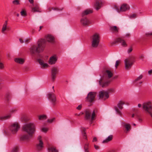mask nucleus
<instances>
[{
  "label": "nucleus",
  "instance_id": "f257e3e1",
  "mask_svg": "<svg viewBox=\"0 0 152 152\" xmlns=\"http://www.w3.org/2000/svg\"><path fill=\"white\" fill-rule=\"evenodd\" d=\"M46 41L44 39L39 40L37 43L31 46L29 49L32 54H35L42 52L45 47Z\"/></svg>",
  "mask_w": 152,
  "mask_h": 152
},
{
  "label": "nucleus",
  "instance_id": "f03ea898",
  "mask_svg": "<svg viewBox=\"0 0 152 152\" xmlns=\"http://www.w3.org/2000/svg\"><path fill=\"white\" fill-rule=\"evenodd\" d=\"M100 40V35L98 33H94L91 37V45L92 48H96L99 46Z\"/></svg>",
  "mask_w": 152,
  "mask_h": 152
},
{
  "label": "nucleus",
  "instance_id": "7ed1b4c3",
  "mask_svg": "<svg viewBox=\"0 0 152 152\" xmlns=\"http://www.w3.org/2000/svg\"><path fill=\"white\" fill-rule=\"evenodd\" d=\"M23 129L24 131L32 137L35 131V125L32 123H28L25 124L23 126Z\"/></svg>",
  "mask_w": 152,
  "mask_h": 152
},
{
  "label": "nucleus",
  "instance_id": "20e7f679",
  "mask_svg": "<svg viewBox=\"0 0 152 152\" xmlns=\"http://www.w3.org/2000/svg\"><path fill=\"white\" fill-rule=\"evenodd\" d=\"M20 128V126L19 124L16 122L12 123L9 127V129L13 134L17 133Z\"/></svg>",
  "mask_w": 152,
  "mask_h": 152
},
{
  "label": "nucleus",
  "instance_id": "39448f33",
  "mask_svg": "<svg viewBox=\"0 0 152 152\" xmlns=\"http://www.w3.org/2000/svg\"><path fill=\"white\" fill-rule=\"evenodd\" d=\"M110 82L111 80L110 79H105L104 77H101L99 82L100 86L103 88H104L107 86Z\"/></svg>",
  "mask_w": 152,
  "mask_h": 152
},
{
  "label": "nucleus",
  "instance_id": "423d86ee",
  "mask_svg": "<svg viewBox=\"0 0 152 152\" xmlns=\"http://www.w3.org/2000/svg\"><path fill=\"white\" fill-rule=\"evenodd\" d=\"M85 118L86 119L93 120L95 116V113L94 110H86L85 112Z\"/></svg>",
  "mask_w": 152,
  "mask_h": 152
},
{
  "label": "nucleus",
  "instance_id": "0eeeda50",
  "mask_svg": "<svg viewBox=\"0 0 152 152\" xmlns=\"http://www.w3.org/2000/svg\"><path fill=\"white\" fill-rule=\"evenodd\" d=\"M134 62L132 58H129L124 60L125 69L128 70L130 69L132 65Z\"/></svg>",
  "mask_w": 152,
  "mask_h": 152
},
{
  "label": "nucleus",
  "instance_id": "6e6552de",
  "mask_svg": "<svg viewBox=\"0 0 152 152\" xmlns=\"http://www.w3.org/2000/svg\"><path fill=\"white\" fill-rule=\"evenodd\" d=\"M80 23L83 26H88L89 25L92 23L91 20L86 17H83L81 18Z\"/></svg>",
  "mask_w": 152,
  "mask_h": 152
},
{
  "label": "nucleus",
  "instance_id": "1a4fd4ad",
  "mask_svg": "<svg viewBox=\"0 0 152 152\" xmlns=\"http://www.w3.org/2000/svg\"><path fill=\"white\" fill-rule=\"evenodd\" d=\"M98 96L100 99L103 100H105L109 97V95L108 92L104 91H100L99 92Z\"/></svg>",
  "mask_w": 152,
  "mask_h": 152
},
{
  "label": "nucleus",
  "instance_id": "9d476101",
  "mask_svg": "<svg viewBox=\"0 0 152 152\" xmlns=\"http://www.w3.org/2000/svg\"><path fill=\"white\" fill-rule=\"evenodd\" d=\"M96 94L94 92H90L88 94L86 101L89 102H92L94 100Z\"/></svg>",
  "mask_w": 152,
  "mask_h": 152
},
{
  "label": "nucleus",
  "instance_id": "9b49d317",
  "mask_svg": "<svg viewBox=\"0 0 152 152\" xmlns=\"http://www.w3.org/2000/svg\"><path fill=\"white\" fill-rule=\"evenodd\" d=\"M58 72V68L55 66L52 67L51 69V79L53 81H54L56 77V75L57 74Z\"/></svg>",
  "mask_w": 152,
  "mask_h": 152
},
{
  "label": "nucleus",
  "instance_id": "f8f14e48",
  "mask_svg": "<svg viewBox=\"0 0 152 152\" xmlns=\"http://www.w3.org/2000/svg\"><path fill=\"white\" fill-rule=\"evenodd\" d=\"M142 106L143 109L148 112L152 110V103L150 102L144 103Z\"/></svg>",
  "mask_w": 152,
  "mask_h": 152
},
{
  "label": "nucleus",
  "instance_id": "ddd939ff",
  "mask_svg": "<svg viewBox=\"0 0 152 152\" xmlns=\"http://www.w3.org/2000/svg\"><path fill=\"white\" fill-rule=\"evenodd\" d=\"M37 139L38 142L37 145V148L38 150H41L43 149L44 147L43 143L41 137L38 136Z\"/></svg>",
  "mask_w": 152,
  "mask_h": 152
},
{
  "label": "nucleus",
  "instance_id": "4468645a",
  "mask_svg": "<svg viewBox=\"0 0 152 152\" xmlns=\"http://www.w3.org/2000/svg\"><path fill=\"white\" fill-rule=\"evenodd\" d=\"M37 61L42 68H47L49 66L48 64L47 63L45 62L43 58L42 57L38 58L37 59Z\"/></svg>",
  "mask_w": 152,
  "mask_h": 152
},
{
  "label": "nucleus",
  "instance_id": "2eb2a0df",
  "mask_svg": "<svg viewBox=\"0 0 152 152\" xmlns=\"http://www.w3.org/2000/svg\"><path fill=\"white\" fill-rule=\"evenodd\" d=\"M58 58L56 55H54L50 57L48 61V63L50 65L55 64L57 62Z\"/></svg>",
  "mask_w": 152,
  "mask_h": 152
},
{
  "label": "nucleus",
  "instance_id": "dca6fc26",
  "mask_svg": "<svg viewBox=\"0 0 152 152\" xmlns=\"http://www.w3.org/2000/svg\"><path fill=\"white\" fill-rule=\"evenodd\" d=\"M115 10L116 11L119 12L120 11L121 12L125 11L129 9V6L127 4H122L121 7L120 8V10H119V8L116 6L115 7Z\"/></svg>",
  "mask_w": 152,
  "mask_h": 152
},
{
  "label": "nucleus",
  "instance_id": "f3484780",
  "mask_svg": "<svg viewBox=\"0 0 152 152\" xmlns=\"http://www.w3.org/2000/svg\"><path fill=\"white\" fill-rule=\"evenodd\" d=\"M112 72L110 70H107L104 73L103 76L102 77H104L105 79H110L113 76Z\"/></svg>",
  "mask_w": 152,
  "mask_h": 152
},
{
  "label": "nucleus",
  "instance_id": "a211bd4d",
  "mask_svg": "<svg viewBox=\"0 0 152 152\" xmlns=\"http://www.w3.org/2000/svg\"><path fill=\"white\" fill-rule=\"evenodd\" d=\"M47 98L50 100L52 104L54 105L56 101V99L54 95L50 93H49L47 96Z\"/></svg>",
  "mask_w": 152,
  "mask_h": 152
},
{
  "label": "nucleus",
  "instance_id": "6ab92c4d",
  "mask_svg": "<svg viewBox=\"0 0 152 152\" xmlns=\"http://www.w3.org/2000/svg\"><path fill=\"white\" fill-rule=\"evenodd\" d=\"M102 6V1L100 0H96L94 4V7L96 10L99 9Z\"/></svg>",
  "mask_w": 152,
  "mask_h": 152
},
{
  "label": "nucleus",
  "instance_id": "aec40b11",
  "mask_svg": "<svg viewBox=\"0 0 152 152\" xmlns=\"http://www.w3.org/2000/svg\"><path fill=\"white\" fill-rule=\"evenodd\" d=\"M45 38L46 40L49 42L52 43L54 42V38L52 35L48 34L46 36Z\"/></svg>",
  "mask_w": 152,
  "mask_h": 152
},
{
  "label": "nucleus",
  "instance_id": "412c9836",
  "mask_svg": "<svg viewBox=\"0 0 152 152\" xmlns=\"http://www.w3.org/2000/svg\"><path fill=\"white\" fill-rule=\"evenodd\" d=\"M32 136L28 134V135L24 134L21 136L20 139L21 140L28 141L32 138Z\"/></svg>",
  "mask_w": 152,
  "mask_h": 152
},
{
  "label": "nucleus",
  "instance_id": "4be33fe9",
  "mask_svg": "<svg viewBox=\"0 0 152 152\" xmlns=\"http://www.w3.org/2000/svg\"><path fill=\"white\" fill-rule=\"evenodd\" d=\"M15 61L17 63L23 64L25 61V59L24 58L20 57H18L15 58Z\"/></svg>",
  "mask_w": 152,
  "mask_h": 152
},
{
  "label": "nucleus",
  "instance_id": "5701e85b",
  "mask_svg": "<svg viewBox=\"0 0 152 152\" xmlns=\"http://www.w3.org/2000/svg\"><path fill=\"white\" fill-rule=\"evenodd\" d=\"M115 42L121 43L123 46L126 47L127 46V44L125 42L124 40L120 38L117 39L115 40Z\"/></svg>",
  "mask_w": 152,
  "mask_h": 152
},
{
  "label": "nucleus",
  "instance_id": "b1692460",
  "mask_svg": "<svg viewBox=\"0 0 152 152\" xmlns=\"http://www.w3.org/2000/svg\"><path fill=\"white\" fill-rule=\"evenodd\" d=\"M11 114H7L3 116H0V120H3L4 119H7L10 118L11 117Z\"/></svg>",
  "mask_w": 152,
  "mask_h": 152
},
{
  "label": "nucleus",
  "instance_id": "393cba45",
  "mask_svg": "<svg viewBox=\"0 0 152 152\" xmlns=\"http://www.w3.org/2000/svg\"><path fill=\"white\" fill-rule=\"evenodd\" d=\"M124 104V102L123 100H121L119 101L117 104L118 107L120 109L123 108V106Z\"/></svg>",
  "mask_w": 152,
  "mask_h": 152
},
{
  "label": "nucleus",
  "instance_id": "a878e982",
  "mask_svg": "<svg viewBox=\"0 0 152 152\" xmlns=\"http://www.w3.org/2000/svg\"><path fill=\"white\" fill-rule=\"evenodd\" d=\"M113 139V136L112 135H109L108 137H107L102 142L103 143H107L108 142L110 141L111 140H112Z\"/></svg>",
  "mask_w": 152,
  "mask_h": 152
},
{
  "label": "nucleus",
  "instance_id": "bb28decb",
  "mask_svg": "<svg viewBox=\"0 0 152 152\" xmlns=\"http://www.w3.org/2000/svg\"><path fill=\"white\" fill-rule=\"evenodd\" d=\"M7 21L6 20L5 21L4 24L3 25V27L1 29V31L2 33H4L7 30Z\"/></svg>",
  "mask_w": 152,
  "mask_h": 152
},
{
  "label": "nucleus",
  "instance_id": "cd10ccee",
  "mask_svg": "<svg viewBox=\"0 0 152 152\" xmlns=\"http://www.w3.org/2000/svg\"><path fill=\"white\" fill-rule=\"evenodd\" d=\"M93 10H92L88 9L84 10L82 13L83 15H87L92 13Z\"/></svg>",
  "mask_w": 152,
  "mask_h": 152
},
{
  "label": "nucleus",
  "instance_id": "c85d7f7f",
  "mask_svg": "<svg viewBox=\"0 0 152 152\" xmlns=\"http://www.w3.org/2000/svg\"><path fill=\"white\" fill-rule=\"evenodd\" d=\"M48 150L49 152H58V150L54 147H50Z\"/></svg>",
  "mask_w": 152,
  "mask_h": 152
},
{
  "label": "nucleus",
  "instance_id": "c756f323",
  "mask_svg": "<svg viewBox=\"0 0 152 152\" xmlns=\"http://www.w3.org/2000/svg\"><path fill=\"white\" fill-rule=\"evenodd\" d=\"M38 118L39 120H43L46 119L47 117L45 115H39L38 116Z\"/></svg>",
  "mask_w": 152,
  "mask_h": 152
},
{
  "label": "nucleus",
  "instance_id": "7c9ffc66",
  "mask_svg": "<svg viewBox=\"0 0 152 152\" xmlns=\"http://www.w3.org/2000/svg\"><path fill=\"white\" fill-rule=\"evenodd\" d=\"M32 11L33 12H40V11L39 10V7L38 6H36L35 7L33 8Z\"/></svg>",
  "mask_w": 152,
  "mask_h": 152
},
{
  "label": "nucleus",
  "instance_id": "2f4dec72",
  "mask_svg": "<svg viewBox=\"0 0 152 152\" xmlns=\"http://www.w3.org/2000/svg\"><path fill=\"white\" fill-rule=\"evenodd\" d=\"M110 29L112 31L115 32H117L118 31V28L115 26H112L110 27Z\"/></svg>",
  "mask_w": 152,
  "mask_h": 152
},
{
  "label": "nucleus",
  "instance_id": "473e14b6",
  "mask_svg": "<svg viewBox=\"0 0 152 152\" xmlns=\"http://www.w3.org/2000/svg\"><path fill=\"white\" fill-rule=\"evenodd\" d=\"M88 142H86L84 144V148L85 150V152H88Z\"/></svg>",
  "mask_w": 152,
  "mask_h": 152
},
{
  "label": "nucleus",
  "instance_id": "72a5a7b5",
  "mask_svg": "<svg viewBox=\"0 0 152 152\" xmlns=\"http://www.w3.org/2000/svg\"><path fill=\"white\" fill-rule=\"evenodd\" d=\"M124 126L126 129L127 131H129L130 129V127L129 124H125Z\"/></svg>",
  "mask_w": 152,
  "mask_h": 152
},
{
  "label": "nucleus",
  "instance_id": "f704fd0d",
  "mask_svg": "<svg viewBox=\"0 0 152 152\" xmlns=\"http://www.w3.org/2000/svg\"><path fill=\"white\" fill-rule=\"evenodd\" d=\"M20 13L21 15L23 17L25 16L26 15V12L24 10H22Z\"/></svg>",
  "mask_w": 152,
  "mask_h": 152
},
{
  "label": "nucleus",
  "instance_id": "c9c22d12",
  "mask_svg": "<svg viewBox=\"0 0 152 152\" xmlns=\"http://www.w3.org/2000/svg\"><path fill=\"white\" fill-rule=\"evenodd\" d=\"M16 111V110L15 108H12L9 111V114H11V115H12L15 113Z\"/></svg>",
  "mask_w": 152,
  "mask_h": 152
},
{
  "label": "nucleus",
  "instance_id": "e433bc0d",
  "mask_svg": "<svg viewBox=\"0 0 152 152\" xmlns=\"http://www.w3.org/2000/svg\"><path fill=\"white\" fill-rule=\"evenodd\" d=\"M48 128L44 127H43L41 129V131L44 132H46L48 131Z\"/></svg>",
  "mask_w": 152,
  "mask_h": 152
},
{
  "label": "nucleus",
  "instance_id": "4c0bfd02",
  "mask_svg": "<svg viewBox=\"0 0 152 152\" xmlns=\"http://www.w3.org/2000/svg\"><path fill=\"white\" fill-rule=\"evenodd\" d=\"M115 90L114 88H111L108 89L107 92L108 93V94L110 93H113L115 92Z\"/></svg>",
  "mask_w": 152,
  "mask_h": 152
},
{
  "label": "nucleus",
  "instance_id": "58836bf2",
  "mask_svg": "<svg viewBox=\"0 0 152 152\" xmlns=\"http://www.w3.org/2000/svg\"><path fill=\"white\" fill-rule=\"evenodd\" d=\"M12 3L15 5L19 4L20 1L18 0H14L12 1Z\"/></svg>",
  "mask_w": 152,
  "mask_h": 152
},
{
  "label": "nucleus",
  "instance_id": "ea45409f",
  "mask_svg": "<svg viewBox=\"0 0 152 152\" xmlns=\"http://www.w3.org/2000/svg\"><path fill=\"white\" fill-rule=\"evenodd\" d=\"M18 146L15 147L13 148L12 152H18Z\"/></svg>",
  "mask_w": 152,
  "mask_h": 152
},
{
  "label": "nucleus",
  "instance_id": "a19ab883",
  "mask_svg": "<svg viewBox=\"0 0 152 152\" xmlns=\"http://www.w3.org/2000/svg\"><path fill=\"white\" fill-rule=\"evenodd\" d=\"M142 77V75H140L135 80V82L141 80Z\"/></svg>",
  "mask_w": 152,
  "mask_h": 152
},
{
  "label": "nucleus",
  "instance_id": "79ce46f5",
  "mask_svg": "<svg viewBox=\"0 0 152 152\" xmlns=\"http://www.w3.org/2000/svg\"><path fill=\"white\" fill-rule=\"evenodd\" d=\"M115 111H116V113L117 114H118L119 115H121V111L119 110H118V109H117V108H115Z\"/></svg>",
  "mask_w": 152,
  "mask_h": 152
},
{
  "label": "nucleus",
  "instance_id": "37998d69",
  "mask_svg": "<svg viewBox=\"0 0 152 152\" xmlns=\"http://www.w3.org/2000/svg\"><path fill=\"white\" fill-rule=\"evenodd\" d=\"M55 118H52L49 119L48 121V122L49 123H51L52 122H53V121H55Z\"/></svg>",
  "mask_w": 152,
  "mask_h": 152
},
{
  "label": "nucleus",
  "instance_id": "c03bdc74",
  "mask_svg": "<svg viewBox=\"0 0 152 152\" xmlns=\"http://www.w3.org/2000/svg\"><path fill=\"white\" fill-rule=\"evenodd\" d=\"M83 131H84L83 133V136H84V138L86 139L87 138V137L86 136V133L85 132V129L84 128H83Z\"/></svg>",
  "mask_w": 152,
  "mask_h": 152
},
{
  "label": "nucleus",
  "instance_id": "a18cd8bd",
  "mask_svg": "<svg viewBox=\"0 0 152 152\" xmlns=\"http://www.w3.org/2000/svg\"><path fill=\"white\" fill-rule=\"evenodd\" d=\"M120 63V60H117L115 62V67L116 68H117L118 66V65Z\"/></svg>",
  "mask_w": 152,
  "mask_h": 152
},
{
  "label": "nucleus",
  "instance_id": "49530a36",
  "mask_svg": "<svg viewBox=\"0 0 152 152\" xmlns=\"http://www.w3.org/2000/svg\"><path fill=\"white\" fill-rule=\"evenodd\" d=\"M4 67V64L0 62V69H3Z\"/></svg>",
  "mask_w": 152,
  "mask_h": 152
},
{
  "label": "nucleus",
  "instance_id": "de8ad7c7",
  "mask_svg": "<svg viewBox=\"0 0 152 152\" xmlns=\"http://www.w3.org/2000/svg\"><path fill=\"white\" fill-rule=\"evenodd\" d=\"M132 50V48L131 47H130L129 48L128 50H127V52L128 53H129L131 52Z\"/></svg>",
  "mask_w": 152,
  "mask_h": 152
},
{
  "label": "nucleus",
  "instance_id": "09e8293b",
  "mask_svg": "<svg viewBox=\"0 0 152 152\" xmlns=\"http://www.w3.org/2000/svg\"><path fill=\"white\" fill-rule=\"evenodd\" d=\"M29 39H23V43H28L29 42Z\"/></svg>",
  "mask_w": 152,
  "mask_h": 152
},
{
  "label": "nucleus",
  "instance_id": "8fccbe9b",
  "mask_svg": "<svg viewBox=\"0 0 152 152\" xmlns=\"http://www.w3.org/2000/svg\"><path fill=\"white\" fill-rule=\"evenodd\" d=\"M82 107L81 104L79 105L78 107H77V109L78 110H80L81 109Z\"/></svg>",
  "mask_w": 152,
  "mask_h": 152
},
{
  "label": "nucleus",
  "instance_id": "3c124183",
  "mask_svg": "<svg viewBox=\"0 0 152 152\" xmlns=\"http://www.w3.org/2000/svg\"><path fill=\"white\" fill-rule=\"evenodd\" d=\"M94 147L96 150H98L99 149V147L98 145H94Z\"/></svg>",
  "mask_w": 152,
  "mask_h": 152
},
{
  "label": "nucleus",
  "instance_id": "603ef678",
  "mask_svg": "<svg viewBox=\"0 0 152 152\" xmlns=\"http://www.w3.org/2000/svg\"><path fill=\"white\" fill-rule=\"evenodd\" d=\"M130 36V34L129 33H126L125 34V37H129Z\"/></svg>",
  "mask_w": 152,
  "mask_h": 152
},
{
  "label": "nucleus",
  "instance_id": "864d4df0",
  "mask_svg": "<svg viewBox=\"0 0 152 152\" xmlns=\"http://www.w3.org/2000/svg\"><path fill=\"white\" fill-rule=\"evenodd\" d=\"M136 15L135 14H133L132 15H131L130 16V18H135L136 17Z\"/></svg>",
  "mask_w": 152,
  "mask_h": 152
},
{
  "label": "nucleus",
  "instance_id": "5fc2aeb1",
  "mask_svg": "<svg viewBox=\"0 0 152 152\" xmlns=\"http://www.w3.org/2000/svg\"><path fill=\"white\" fill-rule=\"evenodd\" d=\"M19 40L21 43L22 44L23 43V38H20Z\"/></svg>",
  "mask_w": 152,
  "mask_h": 152
},
{
  "label": "nucleus",
  "instance_id": "6e6d98bb",
  "mask_svg": "<svg viewBox=\"0 0 152 152\" xmlns=\"http://www.w3.org/2000/svg\"><path fill=\"white\" fill-rule=\"evenodd\" d=\"M96 141V137H94L93 140V142H94Z\"/></svg>",
  "mask_w": 152,
  "mask_h": 152
},
{
  "label": "nucleus",
  "instance_id": "4d7b16f0",
  "mask_svg": "<svg viewBox=\"0 0 152 152\" xmlns=\"http://www.w3.org/2000/svg\"><path fill=\"white\" fill-rule=\"evenodd\" d=\"M52 9H53V10H59V9L58 8H52Z\"/></svg>",
  "mask_w": 152,
  "mask_h": 152
},
{
  "label": "nucleus",
  "instance_id": "13d9d810",
  "mask_svg": "<svg viewBox=\"0 0 152 152\" xmlns=\"http://www.w3.org/2000/svg\"><path fill=\"white\" fill-rule=\"evenodd\" d=\"M152 73V70H150L148 72V73L149 75L151 74Z\"/></svg>",
  "mask_w": 152,
  "mask_h": 152
},
{
  "label": "nucleus",
  "instance_id": "bf43d9fd",
  "mask_svg": "<svg viewBox=\"0 0 152 152\" xmlns=\"http://www.w3.org/2000/svg\"><path fill=\"white\" fill-rule=\"evenodd\" d=\"M29 1L31 4H32L34 2V0H28Z\"/></svg>",
  "mask_w": 152,
  "mask_h": 152
},
{
  "label": "nucleus",
  "instance_id": "052dcab7",
  "mask_svg": "<svg viewBox=\"0 0 152 152\" xmlns=\"http://www.w3.org/2000/svg\"><path fill=\"white\" fill-rule=\"evenodd\" d=\"M138 107L139 108H140L141 107H142V105L141 104H138Z\"/></svg>",
  "mask_w": 152,
  "mask_h": 152
},
{
  "label": "nucleus",
  "instance_id": "680f3d73",
  "mask_svg": "<svg viewBox=\"0 0 152 152\" xmlns=\"http://www.w3.org/2000/svg\"><path fill=\"white\" fill-rule=\"evenodd\" d=\"M138 120L140 122L142 121V119L140 118H138Z\"/></svg>",
  "mask_w": 152,
  "mask_h": 152
},
{
  "label": "nucleus",
  "instance_id": "e2e57ef3",
  "mask_svg": "<svg viewBox=\"0 0 152 152\" xmlns=\"http://www.w3.org/2000/svg\"><path fill=\"white\" fill-rule=\"evenodd\" d=\"M135 115V114H133L132 115V118H133L134 117V116Z\"/></svg>",
  "mask_w": 152,
  "mask_h": 152
},
{
  "label": "nucleus",
  "instance_id": "0e129e2a",
  "mask_svg": "<svg viewBox=\"0 0 152 152\" xmlns=\"http://www.w3.org/2000/svg\"><path fill=\"white\" fill-rule=\"evenodd\" d=\"M42 26H40L39 27L40 29L39 31H40V30L42 28Z\"/></svg>",
  "mask_w": 152,
  "mask_h": 152
},
{
  "label": "nucleus",
  "instance_id": "69168bd1",
  "mask_svg": "<svg viewBox=\"0 0 152 152\" xmlns=\"http://www.w3.org/2000/svg\"><path fill=\"white\" fill-rule=\"evenodd\" d=\"M19 15H19V14H18H18H17V16L18 17V16H19Z\"/></svg>",
  "mask_w": 152,
  "mask_h": 152
},
{
  "label": "nucleus",
  "instance_id": "338daca9",
  "mask_svg": "<svg viewBox=\"0 0 152 152\" xmlns=\"http://www.w3.org/2000/svg\"><path fill=\"white\" fill-rule=\"evenodd\" d=\"M79 115L80 114H77V113L76 114V115Z\"/></svg>",
  "mask_w": 152,
  "mask_h": 152
},
{
  "label": "nucleus",
  "instance_id": "774afa93",
  "mask_svg": "<svg viewBox=\"0 0 152 152\" xmlns=\"http://www.w3.org/2000/svg\"><path fill=\"white\" fill-rule=\"evenodd\" d=\"M133 125H134V126H135L136 125H135V124H133Z\"/></svg>",
  "mask_w": 152,
  "mask_h": 152
}]
</instances>
